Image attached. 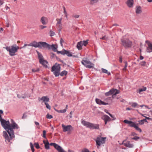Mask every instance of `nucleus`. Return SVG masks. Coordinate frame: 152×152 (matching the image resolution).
<instances>
[{
	"instance_id": "55",
	"label": "nucleus",
	"mask_w": 152,
	"mask_h": 152,
	"mask_svg": "<svg viewBox=\"0 0 152 152\" xmlns=\"http://www.w3.org/2000/svg\"><path fill=\"white\" fill-rule=\"evenodd\" d=\"M131 134H132V135L134 136V135H137V134L136 133H135V132H132Z\"/></svg>"
},
{
	"instance_id": "19",
	"label": "nucleus",
	"mask_w": 152,
	"mask_h": 152,
	"mask_svg": "<svg viewBox=\"0 0 152 152\" xmlns=\"http://www.w3.org/2000/svg\"><path fill=\"white\" fill-rule=\"evenodd\" d=\"M126 3L127 6L129 8H132L133 7V6L134 0H127Z\"/></svg>"
},
{
	"instance_id": "11",
	"label": "nucleus",
	"mask_w": 152,
	"mask_h": 152,
	"mask_svg": "<svg viewBox=\"0 0 152 152\" xmlns=\"http://www.w3.org/2000/svg\"><path fill=\"white\" fill-rule=\"evenodd\" d=\"M106 139L105 137H97L96 140V145L99 146L101 144L104 143Z\"/></svg>"
},
{
	"instance_id": "33",
	"label": "nucleus",
	"mask_w": 152,
	"mask_h": 152,
	"mask_svg": "<svg viewBox=\"0 0 152 152\" xmlns=\"http://www.w3.org/2000/svg\"><path fill=\"white\" fill-rule=\"evenodd\" d=\"M65 50H63L61 51H58V50H57L56 52L58 54L60 53L62 55H65Z\"/></svg>"
},
{
	"instance_id": "60",
	"label": "nucleus",
	"mask_w": 152,
	"mask_h": 152,
	"mask_svg": "<svg viewBox=\"0 0 152 152\" xmlns=\"http://www.w3.org/2000/svg\"><path fill=\"white\" fill-rule=\"evenodd\" d=\"M100 39H103V40H105L106 39L105 36H104L102 37Z\"/></svg>"
},
{
	"instance_id": "17",
	"label": "nucleus",
	"mask_w": 152,
	"mask_h": 152,
	"mask_svg": "<svg viewBox=\"0 0 152 152\" xmlns=\"http://www.w3.org/2000/svg\"><path fill=\"white\" fill-rule=\"evenodd\" d=\"M65 55L66 54L69 57H72L73 58H78V56L77 55H73L72 53L70 52L69 51L66 50L64 51Z\"/></svg>"
},
{
	"instance_id": "22",
	"label": "nucleus",
	"mask_w": 152,
	"mask_h": 152,
	"mask_svg": "<svg viewBox=\"0 0 152 152\" xmlns=\"http://www.w3.org/2000/svg\"><path fill=\"white\" fill-rule=\"evenodd\" d=\"M44 144H45V149H50L49 143L48 141L47 140L46 141L44 140L43 141Z\"/></svg>"
},
{
	"instance_id": "46",
	"label": "nucleus",
	"mask_w": 152,
	"mask_h": 152,
	"mask_svg": "<svg viewBox=\"0 0 152 152\" xmlns=\"http://www.w3.org/2000/svg\"><path fill=\"white\" fill-rule=\"evenodd\" d=\"M102 72L103 73H107V69H103V68H102Z\"/></svg>"
},
{
	"instance_id": "5",
	"label": "nucleus",
	"mask_w": 152,
	"mask_h": 152,
	"mask_svg": "<svg viewBox=\"0 0 152 152\" xmlns=\"http://www.w3.org/2000/svg\"><path fill=\"white\" fill-rule=\"evenodd\" d=\"M82 124L84 126L90 129H99V125L98 124H93L83 120L82 122Z\"/></svg>"
},
{
	"instance_id": "42",
	"label": "nucleus",
	"mask_w": 152,
	"mask_h": 152,
	"mask_svg": "<svg viewBox=\"0 0 152 152\" xmlns=\"http://www.w3.org/2000/svg\"><path fill=\"white\" fill-rule=\"evenodd\" d=\"M39 69L38 68L37 69H32V71L34 72H37L39 71Z\"/></svg>"
},
{
	"instance_id": "52",
	"label": "nucleus",
	"mask_w": 152,
	"mask_h": 152,
	"mask_svg": "<svg viewBox=\"0 0 152 152\" xmlns=\"http://www.w3.org/2000/svg\"><path fill=\"white\" fill-rule=\"evenodd\" d=\"M42 29H43L45 28H46L47 26H43V25H40L39 26Z\"/></svg>"
},
{
	"instance_id": "49",
	"label": "nucleus",
	"mask_w": 152,
	"mask_h": 152,
	"mask_svg": "<svg viewBox=\"0 0 152 152\" xmlns=\"http://www.w3.org/2000/svg\"><path fill=\"white\" fill-rule=\"evenodd\" d=\"M30 145L31 147V149H33L34 148V146L33 145V144L31 142H30Z\"/></svg>"
},
{
	"instance_id": "56",
	"label": "nucleus",
	"mask_w": 152,
	"mask_h": 152,
	"mask_svg": "<svg viewBox=\"0 0 152 152\" xmlns=\"http://www.w3.org/2000/svg\"><path fill=\"white\" fill-rule=\"evenodd\" d=\"M51 56L53 57H54L56 56V55L53 53H51Z\"/></svg>"
},
{
	"instance_id": "39",
	"label": "nucleus",
	"mask_w": 152,
	"mask_h": 152,
	"mask_svg": "<svg viewBox=\"0 0 152 152\" xmlns=\"http://www.w3.org/2000/svg\"><path fill=\"white\" fill-rule=\"evenodd\" d=\"M138 105V104L136 102H133L132 103V106L133 107H136Z\"/></svg>"
},
{
	"instance_id": "37",
	"label": "nucleus",
	"mask_w": 152,
	"mask_h": 152,
	"mask_svg": "<svg viewBox=\"0 0 152 152\" xmlns=\"http://www.w3.org/2000/svg\"><path fill=\"white\" fill-rule=\"evenodd\" d=\"M64 42V40L62 38H61L60 41V43L61 46L63 47V45L62 43Z\"/></svg>"
},
{
	"instance_id": "14",
	"label": "nucleus",
	"mask_w": 152,
	"mask_h": 152,
	"mask_svg": "<svg viewBox=\"0 0 152 152\" xmlns=\"http://www.w3.org/2000/svg\"><path fill=\"white\" fill-rule=\"evenodd\" d=\"M49 145L53 146L58 152H60L63 148L61 146L54 143H51L49 144Z\"/></svg>"
},
{
	"instance_id": "59",
	"label": "nucleus",
	"mask_w": 152,
	"mask_h": 152,
	"mask_svg": "<svg viewBox=\"0 0 152 152\" xmlns=\"http://www.w3.org/2000/svg\"><path fill=\"white\" fill-rule=\"evenodd\" d=\"M34 123L37 126L39 125V123L35 121Z\"/></svg>"
},
{
	"instance_id": "20",
	"label": "nucleus",
	"mask_w": 152,
	"mask_h": 152,
	"mask_svg": "<svg viewBox=\"0 0 152 152\" xmlns=\"http://www.w3.org/2000/svg\"><path fill=\"white\" fill-rule=\"evenodd\" d=\"M102 118L104 121H106L107 122L110 121L112 120L108 116L106 115H104L102 117Z\"/></svg>"
},
{
	"instance_id": "38",
	"label": "nucleus",
	"mask_w": 152,
	"mask_h": 152,
	"mask_svg": "<svg viewBox=\"0 0 152 152\" xmlns=\"http://www.w3.org/2000/svg\"><path fill=\"white\" fill-rule=\"evenodd\" d=\"M140 139V137H139L138 136H135L134 137L132 138V139L133 140H138Z\"/></svg>"
},
{
	"instance_id": "13",
	"label": "nucleus",
	"mask_w": 152,
	"mask_h": 152,
	"mask_svg": "<svg viewBox=\"0 0 152 152\" xmlns=\"http://www.w3.org/2000/svg\"><path fill=\"white\" fill-rule=\"evenodd\" d=\"M62 126L64 132H65L67 131H71L73 129V128L70 125L66 126L64 124H62Z\"/></svg>"
},
{
	"instance_id": "50",
	"label": "nucleus",
	"mask_w": 152,
	"mask_h": 152,
	"mask_svg": "<svg viewBox=\"0 0 152 152\" xmlns=\"http://www.w3.org/2000/svg\"><path fill=\"white\" fill-rule=\"evenodd\" d=\"M138 122L139 123V124H140L141 125L143 124L144 123L143 121L142 120L139 121H138Z\"/></svg>"
},
{
	"instance_id": "58",
	"label": "nucleus",
	"mask_w": 152,
	"mask_h": 152,
	"mask_svg": "<svg viewBox=\"0 0 152 152\" xmlns=\"http://www.w3.org/2000/svg\"><path fill=\"white\" fill-rule=\"evenodd\" d=\"M17 96L19 98H24V97H21V96H20L19 94L17 95Z\"/></svg>"
},
{
	"instance_id": "51",
	"label": "nucleus",
	"mask_w": 152,
	"mask_h": 152,
	"mask_svg": "<svg viewBox=\"0 0 152 152\" xmlns=\"http://www.w3.org/2000/svg\"><path fill=\"white\" fill-rule=\"evenodd\" d=\"M27 117V115L25 113H24L23 114V115L22 117V118L25 119Z\"/></svg>"
},
{
	"instance_id": "41",
	"label": "nucleus",
	"mask_w": 152,
	"mask_h": 152,
	"mask_svg": "<svg viewBox=\"0 0 152 152\" xmlns=\"http://www.w3.org/2000/svg\"><path fill=\"white\" fill-rule=\"evenodd\" d=\"M125 65L124 66V67L123 69V70H125L126 69V67H127L128 65L126 61H125Z\"/></svg>"
},
{
	"instance_id": "53",
	"label": "nucleus",
	"mask_w": 152,
	"mask_h": 152,
	"mask_svg": "<svg viewBox=\"0 0 152 152\" xmlns=\"http://www.w3.org/2000/svg\"><path fill=\"white\" fill-rule=\"evenodd\" d=\"M79 15H73V17L75 18H78L79 17Z\"/></svg>"
},
{
	"instance_id": "45",
	"label": "nucleus",
	"mask_w": 152,
	"mask_h": 152,
	"mask_svg": "<svg viewBox=\"0 0 152 152\" xmlns=\"http://www.w3.org/2000/svg\"><path fill=\"white\" fill-rule=\"evenodd\" d=\"M146 62L145 61H142L140 62V64L142 66H145L146 64Z\"/></svg>"
},
{
	"instance_id": "21",
	"label": "nucleus",
	"mask_w": 152,
	"mask_h": 152,
	"mask_svg": "<svg viewBox=\"0 0 152 152\" xmlns=\"http://www.w3.org/2000/svg\"><path fill=\"white\" fill-rule=\"evenodd\" d=\"M147 52L148 53H151L152 52V44L151 43H148V47H147Z\"/></svg>"
},
{
	"instance_id": "44",
	"label": "nucleus",
	"mask_w": 152,
	"mask_h": 152,
	"mask_svg": "<svg viewBox=\"0 0 152 152\" xmlns=\"http://www.w3.org/2000/svg\"><path fill=\"white\" fill-rule=\"evenodd\" d=\"M50 35L51 37L55 35V33L53 32L52 31L50 30Z\"/></svg>"
},
{
	"instance_id": "62",
	"label": "nucleus",
	"mask_w": 152,
	"mask_h": 152,
	"mask_svg": "<svg viewBox=\"0 0 152 152\" xmlns=\"http://www.w3.org/2000/svg\"><path fill=\"white\" fill-rule=\"evenodd\" d=\"M43 135H46V131L45 130H43Z\"/></svg>"
},
{
	"instance_id": "15",
	"label": "nucleus",
	"mask_w": 152,
	"mask_h": 152,
	"mask_svg": "<svg viewBox=\"0 0 152 152\" xmlns=\"http://www.w3.org/2000/svg\"><path fill=\"white\" fill-rule=\"evenodd\" d=\"M126 141V140H124L122 143V144H124L125 146L129 148H132L134 147L133 144L131 143L130 141H127L126 142H124Z\"/></svg>"
},
{
	"instance_id": "25",
	"label": "nucleus",
	"mask_w": 152,
	"mask_h": 152,
	"mask_svg": "<svg viewBox=\"0 0 152 152\" xmlns=\"http://www.w3.org/2000/svg\"><path fill=\"white\" fill-rule=\"evenodd\" d=\"M47 18L45 17H42L41 18L40 21L42 24L43 25H46L47 23L46 20H47Z\"/></svg>"
},
{
	"instance_id": "64",
	"label": "nucleus",
	"mask_w": 152,
	"mask_h": 152,
	"mask_svg": "<svg viewBox=\"0 0 152 152\" xmlns=\"http://www.w3.org/2000/svg\"><path fill=\"white\" fill-rule=\"evenodd\" d=\"M119 61L121 63L122 62V59L121 57L119 58Z\"/></svg>"
},
{
	"instance_id": "61",
	"label": "nucleus",
	"mask_w": 152,
	"mask_h": 152,
	"mask_svg": "<svg viewBox=\"0 0 152 152\" xmlns=\"http://www.w3.org/2000/svg\"><path fill=\"white\" fill-rule=\"evenodd\" d=\"M143 58H144V57H143V56L140 55V59L142 60L143 59Z\"/></svg>"
},
{
	"instance_id": "43",
	"label": "nucleus",
	"mask_w": 152,
	"mask_h": 152,
	"mask_svg": "<svg viewBox=\"0 0 152 152\" xmlns=\"http://www.w3.org/2000/svg\"><path fill=\"white\" fill-rule=\"evenodd\" d=\"M82 152H90V151L88 149L84 148L82 150Z\"/></svg>"
},
{
	"instance_id": "4",
	"label": "nucleus",
	"mask_w": 152,
	"mask_h": 152,
	"mask_svg": "<svg viewBox=\"0 0 152 152\" xmlns=\"http://www.w3.org/2000/svg\"><path fill=\"white\" fill-rule=\"evenodd\" d=\"M121 44L125 48H130L132 45V42L128 38L122 37L121 39Z\"/></svg>"
},
{
	"instance_id": "54",
	"label": "nucleus",
	"mask_w": 152,
	"mask_h": 152,
	"mask_svg": "<svg viewBox=\"0 0 152 152\" xmlns=\"http://www.w3.org/2000/svg\"><path fill=\"white\" fill-rule=\"evenodd\" d=\"M4 3V2L3 0H0V6L1 5Z\"/></svg>"
},
{
	"instance_id": "7",
	"label": "nucleus",
	"mask_w": 152,
	"mask_h": 152,
	"mask_svg": "<svg viewBox=\"0 0 152 152\" xmlns=\"http://www.w3.org/2000/svg\"><path fill=\"white\" fill-rule=\"evenodd\" d=\"M61 67L60 64L56 63L52 68L51 71L53 72L54 75L56 77L60 75Z\"/></svg>"
},
{
	"instance_id": "27",
	"label": "nucleus",
	"mask_w": 152,
	"mask_h": 152,
	"mask_svg": "<svg viewBox=\"0 0 152 152\" xmlns=\"http://www.w3.org/2000/svg\"><path fill=\"white\" fill-rule=\"evenodd\" d=\"M37 52L38 55V57L39 61H41V60L43 59V57L42 55L37 51Z\"/></svg>"
},
{
	"instance_id": "18",
	"label": "nucleus",
	"mask_w": 152,
	"mask_h": 152,
	"mask_svg": "<svg viewBox=\"0 0 152 152\" xmlns=\"http://www.w3.org/2000/svg\"><path fill=\"white\" fill-rule=\"evenodd\" d=\"M95 100L96 103L99 105H107L108 104V103L104 102L98 99H96Z\"/></svg>"
},
{
	"instance_id": "1",
	"label": "nucleus",
	"mask_w": 152,
	"mask_h": 152,
	"mask_svg": "<svg viewBox=\"0 0 152 152\" xmlns=\"http://www.w3.org/2000/svg\"><path fill=\"white\" fill-rule=\"evenodd\" d=\"M11 124H10L9 121H7L4 119L1 121L2 126L7 131L9 130L11 133H13V130L15 129H18L19 127L18 125L13 120H11Z\"/></svg>"
},
{
	"instance_id": "40",
	"label": "nucleus",
	"mask_w": 152,
	"mask_h": 152,
	"mask_svg": "<svg viewBox=\"0 0 152 152\" xmlns=\"http://www.w3.org/2000/svg\"><path fill=\"white\" fill-rule=\"evenodd\" d=\"M46 118L48 119H51L53 118V116L51 115H50L49 113H48L47 115Z\"/></svg>"
},
{
	"instance_id": "29",
	"label": "nucleus",
	"mask_w": 152,
	"mask_h": 152,
	"mask_svg": "<svg viewBox=\"0 0 152 152\" xmlns=\"http://www.w3.org/2000/svg\"><path fill=\"white\" fill-rule=\"evenodd\" d=\"M62 18H57L56 19V20L57 21V23H56V25L61 24H62L61 21Z\"/></svg>"
},
{
	"instance_id": "24",
	"label": "nucleus",
	"mask_w": 152,
	"mask_h": 152,
	"mask_svg": "<svg viewBox=\"0 0 152 152\" xmlns=\"http://www.w3.org/2000/svg\"><path fill=\"white\" fill-rule=\"evenodd\" d=\"M39 63L40 64H42L43 66H44L47 68L48 66L46 65L48 63V61L45 60L43 59L41 60V61H39Z\"/></svg>"
},
{
	"instance_id": "30",
	"label": "nucleus",
	"mask_w": 152,
	"mask_h": 152,
	"mask_svg": "<svg viewBox=\"0 0 152 152\" xmlns=\"http://www.w3.org/2000/svg\"><path fill=\"white\" fill-rule=\"evenodd\" d=\"M67 74V72L65 70H64L60 73V75L61 76H63L64 75H66Z\"/></svg>"
},
{
	"instance_id": "34",
	"label": "nucleus",
	"mask_w": 152,
	"mask_h": 152,
	"mask_svg": "<svg viewBox=\"0 0 152 152\" xmlns=\"http://www.w3.org/2000/svg\"><path fill=\"white\" fill-rule=\"evenodd\" d=\"M56 110L58 113H64L66 111V109H64V110Z\"/></svg>"
},
{
	"instance_id": "26",
	"label": "nucleus",
	"mask_w": 152,
	"mask_h": 152,
	"mask_svg": "<svg viewBox=\"0 0 152 152\" xmlns=\"http://www.w3.org/2000/svg\"><path fill=\"white\" fill-rule=\"evenodd\" d=\"M82 41H81L80 42H78L77 43L76 47L79 50H80L82 49Z\"/></svg>"
},
{
	"instance_id": "47",
	"label": "nucleus",
	"mask_w": 152,
	"mask_h": 152,
	"mask_svg": "<svg viewBox=\"0 0 152 152\" xmlns=\"http://www.w3.org/2000/svg\"><path fill=\"white\" fill-rule=\"evenodd\" d=\"M108 115L112 118L113 119L112 120H115V119H116V118H115L114 117V116L112 115L111 114H110V113H108Z\"/></svg>"
},
{
	"instance_id": "57",
	"label": "nucleus",
	"mask_w": 152,
	"mask_h": 152,
	"mask_svg": "<svg viewBox=\"0 0 152 152\" xmlns=\"http://www.w3.org/2000/svg\"><path fill=\"white\" fill-rule=\"evenodd\" d=\"M64 13L66 17L67 16V13L66 10H64Z\"/></svg>"
},
{
	"instance_id": "23",
	"label": "nucleus",
	"mask_w": 152,
	"mask_h": 152,
	"mask_svg": "<svg viewBox=\"0 0 152 152\" xmlns=\"http://www.w3.org/2000/svg\"><path fill=\"white\" fill-rule=\"evenodd\" d=\"M136 13L137 14H139L142 12L141 7L140 6H137L135 8Z\"/></svg>"
},
{
	"instance_id": "63",
	"label": "nucleus",
	"mask_w": 152,
	"mask_h": 152,
	"mask_svg": "<svg viewBox=\"0 0 152 152\" xmlns=\"http://www.w3.org/2000/svg\"><path fill=\"white\" fill-rule=\"evenodd\" d=\"M4 119H2V117H1V115H0V122L1 121H2Z\"/></svg>"
},
{
	"instance_id": "16",
	"label": "nucleus",
	"mask_w": 152,
	"mask_h": 152,
	"mask_svg": "<svg viewBox=\"0 0 152 152\" xmlns=\"http://www.w3.org/2000/svg\"><path fill=\"white\" fill-rule=\"evenodd\" d=\"M38 100L39 101H40L41 100L45 104L48 103L49 101V98L47 96H43L41 98H39Z\"/></svg>"
},
{
	"instance_id": "2",
	"label": "nucleus",
	"mask_w": 152,
	"mask_h": 152,
	"mask_svg": "<svg viewBox=\"0 0 152 152\" xmlns=\"http://www.w3.org/2000/svg\"><path fill=\"white\" fill-rule=\"evenodd\" d=\"M45 42H36L35 41H34L30 43L29 44H25L24 46L21 48H24L26 46H32L35 48H39L42 49V48H44L45 44Z\"/></svg>"
},
{
	"instance_id": "3",
	"label": "nucleus",
	"mask_w": 152,
	"mask_h": 152,
	"mask_svg": "<svg viewBox=\"0 0 152 152\" xmlns=\"http://www.w3.org/2000/svg\"><path fill=\"white\" fill-rule=\"evenodd\" d=\"M7 132L8 133L10 137L8 136L7 132L5 131H4L3 132V136L5 139V141L7 142H10L11 140L13 139L15 137L14 132L13 130V133L10 132L9 130H7Z\"/></svg>"
},
{
	"instance_id": "6",
	"label": "nucleus",
	"mask_w": 152,
	"mask_h": 152,
	"mask_svg": "<svg viewBox=\"0 0 152 152\" xmlns=\"http://www.w3.org/2000/svg\"><path fill=\"white\" fill-rule=\"evenodd\" d=\"M5 48L9 52V54L11 56H14L15 55V53L18 51V50L19 49V47L16 46H12L11 48L10 47H6Z\"/></svg>"
},
{
	"instance_id": "36",
	"label": "nucleus",
	"mask_w": 152,
	"mask_h": 152,
	"mask_svg": "<svg viewBox=\"0 0 152 152\" xmlns=\"http://www.w3.org/2000/svg\"><path fill=\"white\" fill-rule=\"evenodd\" d=\"M45 104L46 105V107L47 109H49V110H50V106L49 104L48 103Z\"/></svg>"
},
{
	"instance_id": "32",
	"label": "nucleus",
	"mask_w": 152,
	"mask_h": 152,
	"mask_svg": "<svg viewBox=\"0 0 152 152\" xmlns=\"http://www.w3.org/2000/svg\"><path fill=\"white\" fill-rule=\"evenodd\" d=\"M88 40H86V41H82V45H84V46H86V45L88 44Z\"/></svg>"
},
{
	"instance_id": "10",
	"label": "nucleus",
	"mask_w": 152,
	"mask_h": 152,
	"mask_svg": "<svg viewBox=\"0 0 152 152\" xmlns=\"http://www.w3.org/2000/svg\"><path fill=\"white\" fill-rule=\"evenodd\" d=\"M58 48V46L56 45L53 44L50 45L46 42H45V48L48 49H51L53 51L56 52L57 51V49Z\"/></svg>"
},
{
	"instance_id": "28",
	"label": "nucleus",
	"mask_w": 152,
	"mask_h": 152,
	"mask_svg": "<svg viewBox=\"0 0 152 152\" xmlns=\"http://www.w3.org/2000/svg\"><path fill=\"white\" fill-rule=\"evenodd\" d=\"M146 89V87H143L142 88H140L138 90H137V92L141 94V92L145 91Z\"/></svg>"
},
{
	"instance_id": "48",
	"label": "nucleus",
	"mask_w": 152,
	"mask_h": 152,
	"mask_svg": "<svg viewBox=\"0 0 152 152\" xmlns=\"http://www.w3.org/2000/svg\"><path fill=\"white\" fill-rule=\"evenodd\" d=\"M98 0H91V3L93 4L94 3L97 2Z\"/></svg>"
},
{
	"instance_id": "8",
	"label": "nucleus",
	"mask_w": 152,
	"mask_h": 152,
	"mask_svg": "<svg viewBox=\"0 0 152 152\" xmlns=\"http://www.w3.org/2000/svg\"><path fill=\"white\" fill-rule=\"evenodd\" d=\"M124 122V123L129 124V126L131 127H134L138 131L140 132H142V130L135 123L131 121H128L127 120H125Z\"/></svg>"
},
{
	"instance_id": "31",
	"label": "nucleus",
	"mask_w": 152,
	"mask_h": 152,
	"mask_svg": "<svg viewBox=\"0 0 152 152\" xmlns=\"http://www.w3.org/2000/svg\"><path fill=\"white\" fill-rule=\"evenodd\" d=\"M56 26L57 27L58 31H60L62 28V24L56 25Z\"/></svg>"
},
{
	"instance_id": "35",
	"label": "nucleus",
	"mask_w": 152,
	"mask_h": 152,
	"mask_svg": "<svg viewBox=\"0 0 152 152\" xmlns=\"http://www.w3.org/2000/svg\"><path fill=\"white\" fill-rule=\"evenodd\" d=\"M34 145L37 149H39L40 148L39 144L38 143H35L34 144Z\"/></svg>"
},
{
	"instance_id": "9",
	"label": "nucleus",
	"mask_w": 152,
	"mask_h": 152,
	"mask_svg": "<svg viewBox=\"0 0 152 152\" xmlns=\"http://www.w3.org/2000/svg\"><path fill=\"white\" fill-rule=\"evenodd\" d=\"M81 63L85 67L88 68H92L94 65V64L91 63L90 61L87 60H82Z\"/></svg>"
},
{
	"instance_id": "12",
	"label": "nucleus",
	"mask_w": 152,
	"mask_h": 152,
	"mask_svg": "<svg viewBox=\"0 0 152 152\" xmlns=\"http://www.w3.org/2000/svg\"><path fill=\"white\" fill-rule=\"evenodd\" d=\"M119 93V91L116 89H115L114 88H112L109 91L105 93V95L106 96L111 95L113 94V96L116 95V94Z\"/></svg>"
}]
</instances>
